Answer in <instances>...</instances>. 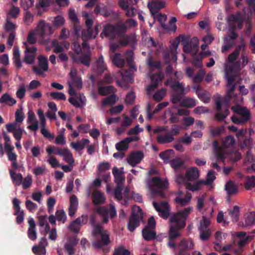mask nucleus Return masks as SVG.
Here are the masks:
<instances>
[{
  "label": "nucleus",
  "mask_w": 255,
  "mask_h": 255,
  "mask_svg": "<svg viewBox=\"0 0 255 255\" xmlns=\"http://www.w3.org/2000/svg\"><path fill=\"white\" fill-rule=\"evenodd\" d=\"M192 211L193 207L190 206L171 215L170 228L169 232V239L170 241L168 244L170 248H175V244L171 240L181 235L179 230L184 228L186 220Z\"/></svg>",
  "instance_id": "1"
},
{
  "label": "nucleus",
  "mask_w": 255,
  "mask_h": 255,
  "mask_svg": "<svg viewBox=\"0 0 255 255\" xmlns=\"http://www.w3.org/2000/svg\"><path fill=\"white\" fill-rule=\"evenodd\" d=\"M113 174L115 177V182L117 184V187L114 192L115 196L122 204H126V200L129 198V189L126 187L122 188L123 184L125 182V172L124 168L118 169L115 166L113 168Z\"/></svg>",
  "instance_id": "2"
},
{
  "label": "nucleus",
  "mask_w": 255,
  "mask_h": 255,
  "mask_svg": "<svg viewBox=\"0 0 255 255\" xmlns=\"http://www.w3.org/2000/svg\"><path fill=\"white\" fill-rule=\"evenodd\" d=\"M168 185V182L166 179H161L158 177L153 178L147 182L150 196L152 198L164 196V193L162 191L167 188Z\"/></svg>",
  "instance_id": "3"
},
{
  "label": "nucleus",
  "mask_w": 255,
  "mask_h": 255,
  "mask_svg": "<svg viewBox=\"0 0 255 255\" xmlns=\"http://www.w3.org/2000/svg\"><path fill=\"white\" fill-rule=\"evenodd\" d=\"M239 51L237 50L231 54L228 58L229 65L225 67L226 76L228 81V94H229L235 89V85L234 84V79L230 77L236 73L238 69H235L234 66L230 65L234 60L236 59L238 55Z\"/></svg>",
  "instance_id": "4"
},
{
  "label": "nucleus",
  "mask_w": 255,
  "mask_h": 255,
  "mask_svg": "<svg viewBox=\"0 0 255 255\" xmlns=\"http://www.w3.org/2000/svg\"><path fill=\"white\" fill-rule=\"evenodd\" d=\"M142 212L138 206H133L132 208V214L129 219L128 225V230L130 232H133L135 228L138 225L139 222L143 218Z\"/></svg>",
  "instance_id": "5"
},
{
  "label": "nucleus",
  "mask_w": 255,
  "mask_h": 255,
  "mask_svg": "<svg viewBox=\"0 0 255 255\" xmlns=\"http://www.w3.org/2000/svg\"><path fill=\"white\" fill-rule=\"evenodd\" d=\"M232 110L236 113L232 117V120L235 124L243 123L250 118V114L246 108L238 105L232 107Z\"/></svg>",
  "instance_id": "6"
},
{
  "label": "nucleus",
  "mask_w": 255,
  "mask_h": 255,
  "mask_svg": "<svg viewBox=\"0 0 255 255\" xmlns=\"http://www.w3.org/2000/svg\"><path fill=\"white\" fill-rule=\"evenodd\" d=\"M50 44L53 47L55 53H60L58 56V58L61 61L66 62L68 60L67 54L63 53L64 51L67 50L70 47V44L68 42L64 41L61 45L59 44L56 40H53L50 42Z\"/></svg>",
  "instance_id": "7"
},
{
  "label": "nucleus",
  "mask_w": 255,
  "mask_h": 255,
  "mask_svg": "<svg viewBox=\"0 0 255 255\" xmlns=\"http://www.w3.org/2000/svg\"><path fill=\"white\" fill-rule=\"evenodd\" d=\"M83 15L85 18L87 29L85 31H82V38L83 39L94 38L98 33V26H96L94 30L91 29V26L92 25L93 20L90 18V14L87 12H84L83 13Z\"/></svg>",
  "instance_id": "8"
},
{
  "label": "nucleus",
  "mask_w": 255,
  "mask_h": 255,
  "mask_svg": "<svg viewBox=\"0 0 255 255\" xmlns=\"http://www.w3.org/2000/svg\"><path fill=\"white\" fill-rule=\"evenodd\" d=\"M235 142V140L232 136H228L223 141V147L216 149L214 152V155L212 157V160H222L223 161V158L225 156V153L224 148H228L233 145Z\"/></svg>",
  "instance_id": "9"
},
{
  "label": "nucleus",
  "mask_w": 255,
  "mask_h": 255,
  "mask_svg": "<svg viewBox=\"0 0 255 255\" xmlns=\"http://www.w3.org/2000/svg\"><path fill=\"white\" fill-rule=\"evenodd\" d=\"M94 236H96L97 235L100 234L101 237V242H94L93 246L96 248H100L103 245H107L110 243V241L109 239V236L107 231H103L101 227L96 226L94 227L92 232Z\"/></svg>",
  "instance_id": "10"
},
{
  "label": "nucleus",
  "mask_w": 255,
  "mask_h": 255,
  "mask_svg": "<svg viewBox=\"0 0 255 255\" xmlns=\"http://www.w3.org/2000/svg\"><path fill=\"white\" fill-rule=\"evenodd\" d=\"M155 227V221L153 217H151L148 220L147 225L142 230V236L146 240H150L155 237L154 228Z\"/></svg>",
  "instance_id": "11"
},
{
  "label": "nucleus",
  "mask_w": 255,
  "mask_h": 255,
  "mask_svg": "<svg viewBox=\"0 0 255 255\" xmlns=\"http://www.w3.org/2000/svg\"><path fill=\"white\" fill-rule=\"evenodd\" d=\"M210 224V220L205 216H203L202 220L200 221L198 227L200 234V238L202 240H206L210 236L211 231L208 228Z\"/></svg>",
  "instance_id": "12"
},
{
  "label": "nucleus",
  "mask_w": 255,
  "mask_h": 255,
  "mask_svg": "<svg viewBox=\"0 0 255 255\" xmlns=\"http://www.w3.org/2000/svg\"><path fill=\"white\" fill-rule=\"evenodd\" d=\"M35 30L36 31L37 36H39L41 39L53 32L51 26L44 21H40Z\"/></svg>",
  "instance_id": "13"
},
{
  "label": "nucleus",
  "mask_w": 255,
  "mask_h": 255,
  "mask_svg": "<svg viewBox=\"0 0 255 255\" xmlns=\"http://www.w3.org/2000/svg\"><path fill=\"white\" fill-rule=\"evenodd\" d=\"M228 102L221 100L217 102V110L216 117L219 120H223L226 118L229 114L227 107Z\"/></svg>",
  "instance_id": "14"
},
{
  "label": "nucleus",
  "mask_w": 255,
  "mask_h": 255,
  "mask_svg": "<svg viewBox=\"0 0 255 255\" xmlns=\"http://www.w3.org/2000/svg\"><path fill=\"white\" fill-rule=\"evenodd\" d=\"M152 204L154 208L158 213L159 216L164 219H167L168 218L169 214L170 208L166 202L158 203L153 201Z\"/></svg>",
  "instance_id": "15"
},
{
  "label": "nucleus",
  "mask_w": 255,
  "mask_h": 255,
  "mask_svg": "<svg viewBox=\"0 0 255 255\" xmlns=\"http://www.w3.org/2000/svg\"><path fill=\"white\" fill-rule=\"evenodd\" d=\"M23 44L25 47V55L24 58V61L28 64H32L35 60V52L37 51V49L33 46L27 45L26 42H24Z\"/></svg>",
  "instance_id": "16"
},
{
  "label": "nucleus",
  "mask_w": 255,
  "mask_h": 255,
  "mask_svg": "<svg viewBox=\"0 0 255 255\" xmlns=\"http://www.w3.org/2000/svg\"><path fill=\"white\" fill-rule=\"evenodd\" d=\"M7 130L9 132H12L13 135L16 140H20L22 135L24 132L23 128L16 124H8L5 126Z\"/></svg>",
  "instance_id": "17"
},
{
  "label": "nucleus",
  "mask_w": 255,
  "mask_h": 255,
  "mask_svg": "<svg viewBox=\"0 0 255 255\" xmlns=\"http://www.w3.org/2000/svg\"><path fill=\"white\" fill-rule=\"evenodd\" d=\"M97 210L103 217V221L106 223L108 221V216L114 218L117 215L116 210L113 205H111L109 209L103 207L98 208Z\"/></svg>",
  "instance_id": "18"
},
{
  "label": "nucleus",
  "mask_w": 255,
  "mask_h": 255,
  "mask_svg": "<svg viewBox=\"0 0 255 255\" xmlns=\"http://www.w3.org/2000/svg\"><path fill=\"white\" fill-rule=\"evenodd\" d=\"M38 59L39 67H34L33 70L36 74L42 75L48 70L47 59L46 57L40 56Z\"/></svg>",
  "instance_id": "19"
},
{
  "label": "nucleus",
  "mask_w": 255,
  "mask_h": 255,
  "mask_svg": "<svg viewBox=\"0 0 255 255\" xmlns=\"http://www.w3.org/2000/svg\"><path fill=\"white\" fill-rule=\"evenodd\" d=\"M118 77H120L121 79L120 80L117 79V83L122 87L126 88L127 84L132 80V75L128 71L123 72H119L117 74Z\"/></svg>",
  "instance_id": "20"
},
{
  "label": "nucleus",
  "mask_w": 255,
  "mask_h": 255,
  "mask_svg": "<svg viewBox=\"0 0 255 255\" xmlns=\"http://www.w3.org/2000/svg\"><path fill=\"white\" fill-rule=\"evenodd\" d=\"M143 157V154L141 152H132L127 157V161L131 166H134L141 161Z\"/></svg>",
  "instance_id": "21"
},
{
  "label": "nucleus",
  "mask_w": 255,
  "mask_h": 255,
  "mask_svg": "<svg viewBox=\"0 0 255 255\" xmlns=\"http://www.w3.org/2000/svg\"><path fill=\"white\" fill-rule=\"evenodd\" d=\"M68 84L69 87L68 93L71 95H75L76 90L81 89L82 86L81 79L78 77L68 82Z\"/></svg>",
  "instance_id": "22"
},
{
  "label": "nucleus",
  "mask_w": 255,
  "mask_h": 255,
  "mask_svg": "<svg viewBox=\"0 0 255 255\" xmlns=\"http://www.w3.org/2000/svg\"><path fill=\"white\" fill-rule=\"evenodd\" d=\"M20 201L17 198H14L13 200V204L14 209L15 210V215L16 217V222L18 224L23 222L24 219V213L23 211L20 210Z\"/></svg>",
  "instance_id": "23"
},
{
  "label": "nucleus",
  "mask_w": 255,
  "mask_h": 255,
  "mask_svg": "<svg viewBox=\"0 0 255 255\" xmlns=\"http://www.w3.org/2000/svg\"><path fill=\"white\" fill-rule=\"evenodd\" d=\"M136 141H138L137 137L126 138L116 144V149L118 150H126L128 148L130 142Z\"/></svg>",
  "instance_id": "24"
},
{
  "label": "nucleus",
  "mask_w": 255,
  "mask_h": 255,
  "mask_svg": "<svg viewBox=\"0 0 255 255\" xmlns=\"http://www.w3.org/2000/svg\"><path fill=\"white\" fill-rule=\"evenodd\" d=\"M192 196L190 194H187L185 196H183L181 192L177 193V196L175 198V202L181 206H184L190 203Z\"/></svg>",
  "instance_id": "25"
},
{
  "label": "nucleus",
  "mask_w": 255,
  "mask_h": 255,
  "mask_svg": "<svg viewBox=\"0 0 255 255\" xmlns=\"http://www.w3.org/2000/svg\"><path fill=\"white\" fill-rule=\"evenodd\" d=\"M73 97L69 98L70 103L76 107H81L85 104L86 98L82 94L79 96L72 95Z\"/></svg>",
  "instance_id": "26"
},
{
  "label": "nucleus",
  "mask_w": 255,
  "mask_h": 255,
  "mask_svg": "<svg viewBox=\"0 0 255 255\" xmlns=\"http://www.w3.org/2000/svg\"><path fill=\"white\" fill-rule=\"evenodd\" d=\"M8 158L12 162V167L14 169H17L18 167L16 162L17 155L14 152V147H11L5 149Z\"/></svg>",
  "instance_id": "27"
},
{
  "label": "nucleus",
  "mask_w": 255,
  "mask_h": 255,
  "mask_svg": "<svg viewBox=\"0 0 255 255\" xmlns=\"http://www.w3.org/2000/svg\"><path fill=\"white\" fill-rule=\"evenodd\" d=\"M29 228L28 230V236L31 240H35L37 238L35 230V223L33 218H29L28 220Z\"/></svg>",
  "instance_id": "28"
},
{
  "label": "nucleus",
  "mask_w": 255,
  "mask_h": 255,
  "mask_svg": "<svg viewBox=\"0 0 255 255\" xmlns=\"http://www.w3.org/2000/svg\"><path fill=\"white\" fill-rule=\"evenodd\" d=\"M87 221V216H82L81 217L77 219L70 226V229L71 231L77 232L81 225L85 224Z\"/></svg>",
  "instance_id": "29"
},
{
  "label": "nucleus",
  "mask_w": 255,
  "mask_h": 255,
  "mask_svg": "<svg viewBox=\"0 0 255 255\" xmlns=\"http://www.w3.org/2000/svg\"><path fill=\"white\" fill-rule=\"evenodd\" d=\"M78 200L75 195H72L70 198V206L69 208V215L73 216L78 208Z\"/></svg>",
  "instance_id": "30"
},
{
  "label": "nucleus",
  "mask_w": 255,
  "mask_h": 255,
  "mask_svg": "<svg viewBox=\"0 0 255 255\" xmlns=\"http://www.w3.org/2000/svg\"><path fill=\"white\" fill-rule=\"evenodd\" d=\"M163 79V76L160 74L154 75L151 78V84L147 87V91L148 93L155 89Z\"/></svg>",
  "instance_id": "31"
},
{
  "label": "nucleus",
  "mask_w": 255,
  "mask_h": 255,
  "mask_svg": "<svg viewBox=\"0 0 255 255\" xmlns=\"http://www.w3.org/2000/svg\"><path fill=\"white\" fill-rule=\"evenodd\" d=\"M199 171L195 167L189 168L186 173L185 176L187 179L190 181L195 180L199 177Z\"/></svg>",
  "instance_id": "32"
},
{
  "label": "nucleus",
  "mask_w": 255,
  "mask_h": 255,
  "mask_svg": "<svg viewBox=\"0 0 255 255\" xmlns=\"http://www.w3.org/2000/svg\"><path fill=\"white\" fill-rule=\"evenodd\" d=\"M15 170L13 168L9 170L10 176L14 184L19 186L21 185L23 177L20 173L16 172Z\"/></svg>",
  "instance_id": "33"
},
{
  "label": "nucleus",
  "mask_w": 255,
  "mask_h": 255,
  "mask_svg": "<svg viewBox=\"0 0 255 255\" xmlns=\"http://www.w3.org/2000/svg\"><path fill=\"white\" fill-rule=\"evenodd\" d=\"M225 190L229 195L236 194L238 192L237 186L231 181H229L226 183Z\"/></svg>",
  "instance_id": "34"
},
{
  "label": "nucleus",
  "mask_w": 255,
  "mask_h": 255,
  "mask_svg": "<svg viewBox=\"0 0 255 255\" xmlns=\"http://www.w3.org/2000/svg\"><path fill=\"white\" fill-rule=\"evenodd\" d=\"M58 154L63 157L64 159L68 163L71 164L74 162L73 156L71 152L67 148L58 150Z\"/></svg>",
  "instance_id": "35"
},
{
  "label": "nucleus",
  "mask_w": 255,
  "mask_h": 255,
  "mask_svg": "<svg viewBox=\"0 0 255 255\" xmlns=\"http://www.w3.org/2000/svg\"><path fill=\"white\" fill-rule=\"evenodd\" d=\"M148 5L151 14H153L156 12L157 10L164 7L165 6V2L164 1H153L148 3Z\"/></svg>",
  "instance_id": "36"
},
{
  "label": "nucleus",
  "mask_w": 255,
  "mask_h": 255,
  "mask_svg": "<svg viewBox=\"0 0 255 255\" xmlns=\"http://www.w3.org/2000/svg\"><path fill=\"white\" fill-rule=\"evenodd\" d=\"M204 185V180H199L194 184L191 183H185L186 188L193 192L201 190Z\"/></svg>",
  "instance_id": "37"
},
{
  "label": "nucleus",
  "mask_w": 255,
  "mask_h": 255,
  "mask_svg": "<svg viewBox=\"0 0 255 255\" xmlns=\"http://www.w3.org/2000/svg\"><path fill=\"white\" fill-rule=\"evenodd\" d=\"M89 143V140L88 139L84 138L77 142H72L70 145L75 150H82Z\"/></svg>",
  "instance_id": "38"
},
{
  "label": "nucleus",
  "mask_w": 255,
  "mask_h": 255,
  "mask_svg": "<svg viewBox=\"0 0 255 255\" xmlns=\"http://www.w3.org/2000/svg\"><path fill=\"white\" fill-rule=\"evenodd\" d=\"M216 179L214 172L210 171L207 174V179L204 180V185H207L210 189H213L214 187L213 181Z\"/></svg>",
  "instance_id": "39"
},
{
  "label": "nucleus",
  "mask_w": 255,
  "mask_h": 255,
  "mask_svg": "<svg viewBox=\"0 0 255 255\" xmlns=\"http://www.w3.org/2000/svg\"><path fill=\"white\" fill-rule=\"evenodd\" d=\"M0 103H5L9 106H12L16 103V101L7 93L3 94L0 98Z\"/></svg>",
  "instance_id": "40"
},
{
  "label": "nucleus",
  "mask_w": 255,
  "mask_h": 255,
  "mask_svg": "<svg viewBox=\"0 0 255 255\" xmlns=\"http://www.w3.org/2000/svg\"><path fill=\"white\" fill-rule=\"evenodd\" d=\"M20 9L18 7L12 5L10 9L7 12L6 18H10L16 19L19 14Z\"/></svg>",
  "instance_id": "41"
},
{
  "label": "nucleus",
  "mask_w": 255,
  "mask_h": 255,
  "mask_svg": "<svg viewBox=\"0 0 255 255\" xmlns=\"http://www.w3.org/2000/svg\"><path fill=\"white\" fill-rule=\"evenodd\" d=\"M93 201L95 204L104 203L105 201V198L101 192L96 191L93 194Z\"/></svg>",
  "instance_id": "42"
},
{
  "label": "nucleus",
  "mask_w": 255,
  "mask_h": 255,
  "mask_svg": "<svg viewBox=\"0 0 255 255\" xmlns=\"http://www.w3.org/2000/svg\"><path fill=\"white\" fill-rule=\"evenodd\" d=\"M16 24L12 22L9 19L6 18V22L3 25L4 30L10 33H14L16 29Z\"/></svg>",
  "instance_id": "43"
},
{
  "label": "nucleus",
  "mask_w": 255,
  "mask_h": 255,
  "mask_svg": "<svg viewBox=\"0 0 255 255\" xmlns=\"http://www.w3.org/2000/svg\"><path fill=\"white\" fill-rule=\"evenodd\" d=\"M113 255H130V252L125 247L120 246L115 249Z\"/></svg>",
  "instance_id": "44"
},
{
  "label": "nucleus",
  "mask_w": 255,
  "mask_h": 255,
  "mask_svg": "<svg viewBox=\"0 0 255 255\" xmlns=\"http://www.w3.org/2000/svg\"><path fill=\"white\" fill-rule=\"evenodd\" d=\"M160 157L165 162H167L174 156V151L170 149L165 151L159 154Z\"/></svg>",
  "instance_id": "45"
},
{
  "label": "nucleus",
  "mask_w": 255,
  "mask_h": 255,
  "mask_svg": "<svg viewBox=\"0 0 255 255\" xmlns=\"http://www.w3.org/2000/svg\"><path fill=\"white\" fill-rule=\"evenodd\" d=\"M196 90L198 97L204 102H207L209 99L208 93L205 91H202L199 87H194Z\"/></svg>",
  "instance_id": "46"
},
{
  "label": "nucleus",
  "mask_w": 255,
  "mask_h": 255,
  "mask_svg": "<svg viewBox=\"0 0 255 255\" xmlns=\"http://www.w3.org/2000/svg\"><path fill=\"white\" fill-rule=\"evenodd\" d=\"M255 224V213H250L246 215L245 226H250Z\"/></svg>",
  "instance_id": "47"
},
{
  "label": "nucleus",
  "mask_w": 255,
  "mask_h": 255,
  "mask_svg": "<svg viewBox=\"0 0 255 255\" xmlns=\"http://www.w3.org/2000/svg\"><path fill=\"white\" fill-rule=\"evenodd\" d=\"M40 39L39 36H37L35 30L30 32L28 36L27 40L25 42L27 43V45L30 46L29 44H33L36 41V39Z\"/></svg>",
  "instance_id": "48"
},
{
  "label": "nucleus",
  "mask_w": 255,
  "mask_h": 255,
  "mask_svg": "<svg viewBox=\"0 0 255 255\" xmlns=\"http://www.w3.org/2000/svg\"><path fill=\"white\" fill-rule=\"evenodd\" d=\"M114 92L115 89L111 86H100L99 89V93L102 96L112 94Z\"/></svg>",
  "instance_id": "49"
},
{
  "label": "nucleus",
  "mask_w": 255,
  "mask_h": 255,
  "mask_svg": "<svg viewBox=\"0 0 255 255\" xmlns=\"http://www.w3.org/2000/svg\"><path fill=\"white\" fill-rule=\"evenodd\" d=\"M117 29L114 26L108 25L104 27V32L102 35L111 38V34L115 33Z\"/></svg>",
  "instance_id": "50"
},
{
  "label": "nucleus",
  "mask_w": 255,
  "mask_h": 255,
  "mask_svg": "<svg viewBox=\"0 0 255 255\" xmlns=\"http://www.w3.org/2000/svg\"><path fill=\"white\" fill-rule=\"evenodd\" d=\"M174 137L171 134L159 135L157 137V141L159 143H164L171 142Z\"/></svg>",
  "instance_id": "51"
},
{
  "label": "nucleus",
  "mask_w": 255,
  "mask_h": 255,
  "mask_svg": "<svg viewBox=\"0 0 255 255\" xmlns=\"http://www.w3.org/2000/svg\"><path fill=\"white\" fill-rule=\"evenodd\" d=\"M118 100L117 97L115 95H112L111 96L108 97L104 99L102 103L103 107L109 105L114 104Z\"/></svg>",
  "instance_id": "52"
},
{
  "label": "nucleus",
  "mask_w": 255,
  "mask_h": 255,
  "mask_svg": "<svg viewBox=\"0 0 255 255\" xmlns=\"http://www.w3.org/2000/svg\"><path fill=\"white\" fill-rule=\"evenodd\" d=\"M24 118V116L22 110H17L15 112V122L13 124H16V125L20 126L23 121Z\"/></svg>",
  "instance_id": "53"
},
{
  "label": "nucleus",
  "mask_w": 255,
  "mask_h": 255,
  "mask_svg": "<svg viewBox=\"0 0 255 255\" xmlns=\"http://www.w3.org/2000/svg\"><path fill=\"white\" fill-rule=\"evenodd\" d=\"M143 131V129L139 127V126H136L134 128H130L128 131V134L130 135H133L132 136H130V137H137L138 138V140L139 138L138 136V134L139 132Z\"/></svg>",
  "instance_id": "54"
},
{
  "label": "nucleus",
  "mask_w": 255,
  "mask_h": 255,
  "mask_svg": "<svg viewBox=\"0 0 255 255\" xmlns=\"http://www.w3.org/2000/svg\"><path fill=\"white\" fill-rule=\"evenodd\" d=\"M78 241L76 239H73L70 241L69 244L65 246V249L69 255H73L74 254L73 248L78 243Z\"/></svg>",
  "instance_id": "55"
},
{
  "label": "nucleus",
  "mask_w": 255,
  "mask_h": 255,
  "mask_svg": "<svg viewBox=\"0 0 255 255\" xmlns=\"http://www.w3.org/2000/svg\"><path fill=\"white\" fill-rule=\"evenodd\" d=\"M13 55L15 64L17 67H20L21 66V62L20 61V56L19 50L14 48Z\"/></svg>",
  "instance_id": "56"
},
{
  "label": "nucleus",
  "mask_w": 255,
  "mask_h": 255,
  "mask_svg": "<svg viewBox=\"0 0 255 255\" xmlns=\"http://www.w3.org/2000/svg\"><path fill=\"white\" fill-rule=\"evenodd\" d=\"M32 183V179L31 176L27 175L21 182L22 188L24 189H27L30 187Z\"/></svg>",
  "instance_id": "57"
},
{
  "label": "nucleus",
  "mask_w": 255,
  "mask_h": 255,
  "mask_svg": "<svg viewBox=\"0 0 255 255\" xmlns=\"http://www.w3.org/2000/svg\"><path fill=\"white\" fill-rule=\"evenodd\" d=\"M193 246L194 244L193 242L190 240H184L181 242L180 244V247L183 250H188L192 249Z\"/></svg>",
  "instance_id": "58"
},
{
  "label": "nucleus",
  "mask_w": 255,
  "mask_h": 255,
  "mask_svg": "<svg viewBox=\"0 0 255 255\" xmlns=\"http://www.w3.org/2000/svg\"><path fill=\"white\" fill-rule=\"evenodd\" d=\"M53 2V0H39V3L36 5V7L37 8H42L45 10Z\"/></svg>",
  "instance_id": "59"
},
{
  "label": "nucleus",
  "mask_w": 255,
  "mask_h": 255,
  "mask_svg": "<svg viewBox=\"0 0 255 255\" xmlns=\"http://www.w3.org/2000/svg\"><path fill=\"white\" fill-rule=\"evenodd\" d=\"M232 20L235 24V27L241 28V24L243 21V18L241 14L238 13L236 16H233Z\"/></svg>",
  "instance_id": "60"
},
{
  "label": "nucleus",
  "mask_w": 255,
  "mask_h": 255,
  "mask_svg": "<svg viewBox=\"0 0 255 255\" xmlns=\"http://www.w3.org/2000/svg\"><path fill=\"white\" fill-rule=\"evenodd\" d=\"M111 165L109 162H101L98 166V174L100 176V174L101 172H105L110 169Z\"/></svg>",
  "instance_id": "61"
},
{
  "label": "nucleus",
  "mask_w": 255,
  "mask_h": 255,
  "mask_svg": "<svg viewBox=\"0 0 255 255\" xmlns=\"http://www.w3.org/2000/svg\"><path fill=\"white\" fill-rule=\"evenodd\" d=\"M113 61L119 67H123L125 64L124 60L121 58L120 54H116L113 58Z\"/></svg>",
  "instance_id": "62"
},
{
  "label": "nucleus",
  "mask_w": 255,
  "mask_h": 255,
  "mask_svg": "<svg viewBox=\"0 0 255 255\" xmlns=\"http://www.w3.org/2000/svg\"><path fill=\"white\" fill-rule=\"evenodd\" d=\"M46 171V168L44 165L36 166L32 170L33 173L36 176L42 175L44 174Z\"/></svg>",
  "instance_id": "63"
},
{
  "label": "nucleus",
  "mask_w": 255,
  "mask_h": 255,
  "mask_svg": "<svg viewBox=\"0 0 255 255\" xmlns=\"http://www.w3.org/2000/svg\"><path fill=\"white\" fill-rule=\"evenodd\" d=\"M182 105L188 108H192L196 105V103L194 99L186 98L182 101Z\"/></svg>",
  "instance_id": "64"
}]
</instances>
